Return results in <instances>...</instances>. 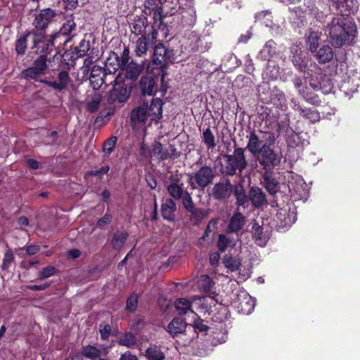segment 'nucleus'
<instances>
[{
	"label": "nucleus",
	"instance_id": "obj_1",
	"mask_svg": "<svg viewBox=\"0 0 360 360\" xmlns=\"http://www.w3.org/2000/svg\"><path fill=\"white\" fill-rule=\"evenodd\" d=\"M129 29L133 37H136L134 53L138 57L146 56L149 49L153 50L152 65H158L160 72H165L168 63L175 60L173 49H169L162 42H158V25L150 22L144 14L136 15L129 23Z\"/></svg>",
	"mask_w": 360,
	"mask_h": 360
},
{
	"label": "nucleus",
	"instance_id": "obj_2",
	"mask_svg": "<svg viewBox=\"0 0 360 360\" xmlns=\"http://www.w3.org/2000/svg\"><path fill=\"white\" fill-rule=\"evenodd\" d=\"M326 32H328L331 44L336 48H341L349 40L350 37L354 36L356 26L349 13H342L333 18L328 23Z\"/></svg>",
	"mask_w": 360,
	"mask_h": 360
},
{
	"label": "nucleus",
	"instance_id": "obj_3",
	"mask_svg": "<svg viewBox=\"0 0 360 360\" xmlns=\"http://www.w3.org/2000/svg\"><path fill=\"white\" fill-rule=\"evenodd\" d=\"M170 63H167L165 72H160V65H152V60H150L147 66V72L151 75L143 76L139 82V88L143 96H155L157 93L160 94V97L166 95L169 86L165 77Z\"/></svg>",
	"mask_w": 360,
	"mask_h": 360
},
{
	"label": "nucleus",
	"instance_id": "obj_4",
	"mask_svg": "<svg viewBox=\"0 0 360 360\" xmlns=\"http://www.w3.org/2000/svg\"><path fill=\"white\" fill-rule=\"evenodd\" d=\"M224 166L221 169L222 174L226 176H233L241 174L248 167V162L245 155V148L234 146L233 154H224Z\"/></svg>",
	"mask_w": 360,
	"mask_h": 360
},
{
	"label": "nucleus",
	"instance_id": "obj_5",
	"mask_svg": "<svg viewBox=\"0 0 360 360\" xmlns=\"http://www.w3.org/2000/svg\"><path fill=\"white\" fill-rule=\"evenodd\" d=\"M57 15V11L51 8H42L34 13L32 22L33 29L31 30L34 44L41 42L46 37L48 27L56 21Z\"/></svg>",
	"mask_w": 360,
	"mask_h": 360
},
{
	"label": "nucleus",
	"instance_id": "obj_6",
	"mask_svg": "<svg viewBox=\"0 0 360 360\" xmlns=\"http://www.w3.org/2000/svg\"><path fill=\"white\" fill-rule=\"evenodd\" d=\"M146 16L153 14V20L162 33V37L166 39L169 35V27L165 22V15L162 0H145L141 13Z\"/></svg>",
	"mask_w": 360,
	"mask_h": 360
},
{
	"label": "nucleus",
	"instance_id": "obj_7",
	"mask_svg": "<svg viewBox=\"0 0 360 360\" xmlns=\"http://www.w3.org/2000/svg\"><path fill=\"white\" fill-rule=\"evenodd\" d=\"M259 165L265 172H272L281 165L282 154L276 152L269 144H262L259 153L255 156Z\"/></svg>",
	"mask_w": 360,
	"mask_h": 360
},
{
	"label": "nucleus",
	"instance_id": "obj_8",
	"mask_svg": "<svg viewBox=\"0 0 360 360\" xmlns=\"http://www.w3.org/2000/svg\"><path fill=\"white\" fill-rule=\"evenodd\" d=\"M215 177L214 170L210 166L204 165L198 169L188 179L192 188L204 189L213 182Z\"/></svg>",
	"mask_w": 360,
	"mask_h": 360
},
{
	"label": "nucleus",
	"instance_id": "obj_9",
	"mask_svg": "<svg viewBox=\"0 0 360 360\" xmlns=\"http://www.w3.org/2000/svg\"><path fill=\"white\" fill-rule=\"evenodd\" d=\"M66 65V68L61 69L59 66L57 70H54L56 75L55 79L50 80L49 79H44L41 80V83L46 84L47 86L58 92H62L68 89L72 79L70 76V68L69 67V63H67Z\"/></svg>",
	"mask_w": 360,
	"mask_h": 360
},
{
	"label": "nucleus",
	"instance_id": "obj_10",
	"mask_svg": "<svg viewBox=\"0 0 360 360\" xmlns=\"http://www.w3.org/2000/svg\"><path fill=\"white\" fill-rule=\"evenodd\" d=\"M130 94L131 90L127 88V84L124 81H120L117 76L114 79L112 89L107 96V103L109 105L126 103Z\"/></svg>",
	"mask_w": 360,
	"mask_h": 360
},
{
	"label": "nucleus",
	"instance_id": "obj_11",
	"mask_svg": "<svg viewBox=\"0 0 360 360\" xmlns=\"http://www.w3.org/2000/svg\"><path fill=\"white\" fill-rule=\"evenodd\" d=\"M151 155L160 161H164L178 158L180 156V152H178L175 146L172 144H169L168 148H165L160 142L155 141L152 144Z\"/></svg>",
	"mask_w": 360,
	"mask_h": 360
},
{
	"label": "nucleus",
	"instance_id": "obj_12",
	"mask_svg": "<svg viewBox=\"0 0 360 360\" xmlns=\"http://www.w3.org/2000/svg\"><path fill=\"white\" fill-rule=\"evenodd\" d=\"M233 186L229 179L216 183L212 188L210 195L216 200L229 199L233 192Z\"/></svg>",
	"mask_w": 360,
	"mask_h": 360
},
{
	"label": "nucleus",
	"instance_id": "obj_13",
	"mask_svg": "<svg viewBox=\"0 0 360 360\" xmlns=\"http://www.w3.org/2000/svg\"><path fill=\"white\" fill-rule=\"evenodd\" d=\"M57 35H58V34H51L49 35L46 34V37L41 40V41L37 44H34V41L32 38V45L31 49H37L41 55H46L47 56L49 54H51V52L55 49V44L57 39Z\"/></svg>",
	"mask_w": 360,
	"mask_h": 360
},
{
	"label": "nucleus",
	"instance_id": "obj_14",
	"mask_svg": "<svg viewBox=\"0 0 360 360\" xmlns=\"http://www.w3.org/2000/svg\"><path fill=\"white\" fill-rule=\"evenodd\" d=\"M274 89H275L271 91L268 83L259 86L258 89L259 96L264 103H275L276 98L278 101H281L285 98V95L281 91L277 89L276 86Z\"/></svg>",
	"mask_w": 360,
	"mask_h": 360
},
{
	"label": "nucleus",
	"instance_id": "obj_15",
	"mask_svg": "<svg viewBox=\"0 0 360 360\" xmlns=\"http://www.w3.org/2000/svg\"><path fill=\"white\" fill-rule=\"evenodd\" d=\"M89 49V41H87L85 39H82L78 46L71 48L69 51L65 52L63 57L65 58L64 60H71L72 62H75L79 58L85 56Z\"/></svg>",
	"mask_w": 360,
	"mask_h": 360
},
{
	"label": "nucleus",
	"instance_id": "obj_16",
	"mask_svg": "<svg viewBox=\"0 0 360 360\" xmlns=\"http://www.w3.org/2000/svg\"><path fill=\"white\" fill-rule=\"evenodd\" d=\"M108 74L105 69L99 65H94L90 71L89 79L91 86L95 89H99L104 83L105 77Z\"/></svg>",
	"mask_w": 360,
	"mask_h": 360
},
{
	"label": "nucleus",
	"instance_id": "obj_17",
	"mask_svg": "<svg viewBox=\"0 0 360 360\" xmlns=\"http://www.w3.org/2000/svg\"><path fill=\"white\" fill-rule=\"evenodd\" d=\"M148 117L150 116L148 112V103L146 102L134 108L130 115L131 122L134 124H146Z\"/></svg>",
	"mask_w": 360,
	"mask_h": 360
},
{
	"label": "nucleus",
	"instance_id": "obj_18",
	"mask_svg": "<svg viewBox=\"0 0 360 360\" xmlns=\"http://www.w3.org/2000/svg\"><path fill=\"white\" fill-rule=\"evenodd\" d=\"M164 102L161 98H153L150 105H148V112L151 122H158L162 117V107Z\"/></svg>",
	"mask_w": 360,
	"mask_h": 360
},
{
	"label": "nucleus",
	"instance_id": "obj_19",
	"mask_svg": "<svg viewBox=\"0 0 360 360\" xmlns=\"http://www.w3.org/2000/svg\"><path fill=\"white\" fill-rule=\"evenodd\" d=\"M330 2L340 14L345 12L350 14L351 12L356 11L359 6L357 0H330Z\"/></svg>",
	"mask_w": 360,
	"mask_h": 360
},
{
	"label": "nucleus",
	"instance_id": "obj_20",
	"mask_svg": "<svg viewBox=\"0 0 360 360\" xmlns=\"http://www.w3.org/2000/svg\"><path fill=\"white\" fill-rule=\"evenodd\" d=\"M176 210V205L172 198H167L161 205V215L164 219L169 221H174Z\"/></svg>",
	"mask_w": 360,
	"mask_h": 360
},
{
	"label": "nucleus",
	"instance_id": "obj_21",
	"mask_svg": "<svg viewBox=\"0 0 360 360\" xmlns=\"http://www.w3.org/2000/svg\"><path fill=\"white\" fill-rule=\"evenodd\" d=\"M179 181L180 179L177 177L171 178V183L167 186V191L173 200H180L186 193L183 184H179Z\"/></svg>",
	"mask_w": 360,
	"mask_h": 360
},
{
	"label": "nucleus",
	"instance_id": "obj_22",
	"mask_svg": "<svg viewBox=\"0 0 360 360\" xmlns=\"http://www.w3.org/2000/svg\"><path fill=\"white\" fill-rule=\"evenodd\" d=\"M248 198L252 205L256 208H259L262 206L266 200L264 193L260 188L257 186L250 188Z\"/></svg>",
	"mask_w": 360,
	"mask_h": 360
},
{
	"label": "nucleus",
	"instance_id": "obj_23",
	"mask_svg": "<svg viewBox=\"0 0 360 360\" xmlns=\"http://www.w3.org/2000/svg\"><path fill=\"white\" fill-rule=\"evenodd\" d=\"M105 72L108 71V74H113L117 70H123L120 62V56L115 51H110L108 58L105 60Z\"/></svg>",
	"mask_w": 360,
	"mask_h": 360
},
{
	"label": "nucleus",
	"instance_id": "obj_24",
	"mask_svg": "<svg viewBox=\"0 0 360 360\" xmlns=\"http://www.w3.org/2000/svg\"><path fill=\"white\" fill-rule=\"evenodd\" d=\"M187 323L181 318H174L167 326V331L172 337L177 336L179 334L184 333L186 331Z\"/></svg>",
	"mask_w": 360,
	"mask_h": 360
},
{
	"label": "nucleus",
	"instance_id": "obj_25",
	"mask_svg": "<svg viewBox=\"0 0 360 360\" xmlns=\"http://www.w3.org/2000/svg\"><path fill=\"white\" fill-rule=\"evenodd\" d=\"M245 218L240 212H236L231 218L228 224L229 233H237L240 231L245 225Z\"/></svg>",
	"mask_w": 360,
	"mask_h": 360
},
{
	"label": "nucleus",
	"instance_id": "obj_26",
	"mask_svg": "<svg viewBox=\"0 0 360 360\" xmlns=\"http://www.w3.org/2000/svg\"><path fill=\"white\" fill-rule=\"evenodd\" d=\"M143 69V67L141 65L131 60L126 66L123 67L122 70L125 71V77L127 79L135 81L142 72Z\"/></svg>",
	"mask_w": 360,
	"mask_h": 360
},
{
	"label": "nucleus",
	"instance_id": "obj_27",
	"mask_svg": "<svg viewBox=\"0 0 360 360\" xmlns=\"http://www.w3.org/2000/svg\"><path fill=\"white\" fill-rule=\"evenodd\" d=\"M315 57L319 63L324 64L333 60L334 52L329 45H323L316 51Z\"/></svg>",
	"mask_w": 360,
	"mask_h": 360
},
{
	"label": "nucleus",
	"instance_id": "obj_28",
	"mask_svg": "<svg viewBox=\"0 0 360 360\" xmlns=\"http://www.w3.org/2000/svg\"><path fill=\"white\" fill-rule=\"evenodd\" d=\"M248 138V141L246 148L253 156H256L261 150L262 141L255 131H251Z\"/></svg>",
	"mask_w": 360,
	"mask_h": 360
},
{
	"label": "nucleus",
	"instance_id": "obj_29",
	"mask_svg": "<svg viewBox=\"0 0 360 360\" xmlns=\"http://www.w3.org/2000/svg\"><path fill=\"white\" fill-rule=\"evenodd\" d=\"M296 110L304 118L309 120L312 123L318 122L321 120L320 113L317 110L302 107L300 105H297Z\"/></svg>",
	"mask_w": 360,
	"mask_h": 360
},
{
	"label": "nucleus",
	"instance_id": "obj_30",
	"mask_svg": "<svg viewBox=\"0 0 360 360\" xmlns=\"http://www.w3.org/2000/svg\"><path fill=\"white\" fill-rule=\"evenodd\" d=\"M188 212L191 214L189 220L191 224L198 226L202 221L205 218L207 217L209 214V210L194 207L191 211Z\"/></svg>",
	"mask_w": 360,
	"mask_h": 360
},
{
	"label": "nucleus",
	"instance_id": "obj_31",
	"mask_svg": "<svg viewBox=\"0 0 360 360\" xmlns=\"http://www.w3.org/2000/svg\"><path fill=\"white\" fill-rule=\"evenodd\" d=\"M272 172H265L263 176L264 186L271 195L276 193L278 191V182L272 176Z\"/></svg>",
	"mask_w": 360,
	"mask_h": 360
},
{
	"label": "nucleus",
	"instance_id": "obj_32",
	"mask_svg": "<svg viewBox=\"0 0 360 360\" xmlns=\"http://www.w3.org/2000/svg\"><path fill=\"white\" fill-rule=\"evenodd\" d=\"M117 342L120 346L132 348L136 345L137 338L133 333L125 332L119 336Z\"/></svg>",
	"mask_w": 360,
	"mask_h": 360
},
{
	"label": "nucleus",
	"instance_id": "obj_33",
	"mask_svg": "<svg viewBox=\"0 0 360 360\" xmlns=\"http://www.w3.org/2000/svg\"><path fill=\"white\" fill-rule=\"evenodd\" d=\"M129 234L126 231H116L114 233L111 245L113 249L120 250L126 243Z\"/></svg>",
	"mask_w": 360,
	"mask_h": 360
},
{
	"label": "nucleus",
	"instance_id": "obj_34",
	"mask_svg": "<svg viewBox=\"0 0 360 360\" xmlns=\"http://www.w3.org/2000/svg\"><path fill=\"white\" fill-rule=\"evenodd\" d=\"M32 37V32L26 30L25 33L19 37L15 41V51L18 55H24L27 49V37Z\"/></svg>",
	"mask_w": 360,
	"mask_h": 360
},
{
	"label": "nucleus",
	"instance_id": "obj_35",
	"mask_svg": "<svg viewBox=\"0 0 360 360\" xmlns=\"http://www.w3.org/2000/svg\"><path fill=\"white\" fill-rule=\"evenodd\" d=\"M252 237L255 240V243L259 246H264L266 244V238L263 233L262 226H259L257 222H255L252 224Z\"/></svg>",
	"mask_w": 360,
	"mask_h": 360
},
{
	"label": "nucleus",
	"instance_id": "obj_36",
	"mask_svg": "<svg viewBox=\"0 0 360 360\" xmlns=\"http://www.w3.org/2000/svg\"><path fill=\"white\" fill-rule=\"evenodd\" d=\"M44 75L41 72H40L38 70H37L34 66L30 67L25 70H23L20 73V77L24 79H34V81L41 82V80L44 79H41L40 77Z\"/></svg>",
	"mask_w": 360,
	"mask_h": 360
},
{
	"label": "nucleus",
	"instance_id": "obj_37",
	"mask_svg": "<svg viewBox=\"0 0 360 360\" xmlns=\"http://www.w3.org/2000/svg\"><path fill=\"white\" fill-rule=\"evenodd\" d=\"M175 308L179 314L182 316L186 314L188 311H193L191 309L192 302L186 298H178L174 302Z\"/></svg>",
	"mask_w": 360,
	"mask_h": 360
},
{
	"label": "nucleus",
	"instance_id": "obj_38",
	"mask_svg": "<svg viewBox=\"0 0 360 360\" xmlns=\"http://www.w3.org/2000/svg\"><path fill=\"white\" fill-rule=\"evenodd\" d=\"M255 308V304L250 297H245L239 302L238 305V311L243 314L248 315L251 314Z\"/></svg>",
	"mask_w": 360,
	"mask_h": 360
},
{
	"label": "nucleus",
	"instance_id": "obj_39",
	"mask_svg": "<svg viewBox=\"0 0 360 360\" xmlns=\"http://www.w3.org/2000/svg\"><path fill=\"white\" fill-rule=\"evenodd\" d=\"M276 53V43L273 40L266 42L260 51L262 58L265 60H270Z\"/></svg>",
	"mask_w": 360,
	"mask_h": 360
},
{
	"label": "nucleus",
	"instance_id": "obj_40",
	"mask_svg": "<svg viewBox=\"0 0 360 360\" xmlns=\"http://www.w3.org/2000/svg\"><path fill=\"white\" fill-rule=\"evenodd\" d=\"M81 353L82 356L90 359H98L101 355V351L98 348L90 345L83 346Z\"/></svg>",
	"mask_w": 360,
	"mask_h": 360
},
{
	"label": "nucleus",
	"instance_id": "obj_41",
	"mask_svg": "<svg viewBox=\"0 0 360 360\" xmlns=\"http://www.w3.org/2000/svg\"><path fill=\"white\" fill-rule=\"evenodd\" d=\"M301 96L306 102L314 106H319L321 103V100L319 96L314 91H310L309 87L306 89V91L301 95Z\"/></svg>",
	"mask_w": 360,
	"mask_h": 360
},
{
	"label": "nucleus",
	"instance_id": "obj_42",
	"mask_svg": "<svg viewBox=\"0 0 360 360\" xmlns=\"http://www.w3.org/2000/svg\"><path fill=\"white\" fill-rule=\"evenodd\" d=\"M202 139L208 150H213L216 147L215 137L210 127L203 131Z\"/></svg>",
	"mask_w": 360,
	"mask_h": 360
},
{
	"label": "nucleus",
	"instance_id": "obj_43",
	"mask_svg": "<svg viewBox=\"0 0 360 360\" xmlns=\"http://www.w3.org/2000/svg\"><path fill=\"white\" fill-rule=\"evenodd\" d=\"M320 37L317 32L309 30L307 34V43L309 45V49L311 52L317 50L319 44Z\"/></svg>",
	"mask_w": 360,
	"mask_h": 360
},
{
	"label": "nucleus",
	"instance_id": "obj_44",
	"mask_svg": "<svg viewBox=\"0 0 360 360\" xmlns=\"http://www.w3.org/2000/svg\"><path fill=\"white\" fill-rule=\"evenodd\" d=\"M214 285V282L212 280V278L207 274L201 275L198 280V287L200 290L204 292H210L213 285Z\"/></svg>",
	"mask_w": 360,
	"mask_h": 360
},
{
	"label": "nucleus",
	"instance_id": "obj_45",
	"mask_svg": "<svg viewBox=\"0 0 360 360\" xmlns=\"http://www.w3.org/2000/svg\"><path fill=\"white\" fill-rule=\"evenodd\" d=\"M146 356L148 360H163L164 353L156 346L150 347L146 351Z\"/></svg>",
	"mask_w": 360,
	"mask_h": 360
},
{
	"label": "nucleus",
	"instance_id": "obj_46",
	"mask_svg": "<svg viewBox=\"0 0 360 360\" xmlns=\"http://www.w3.org/2000/svg\"><path fill=\"white\" fill-rule=\"evenodd\" d=\"M234 195L236 199V204L238 206H242L243 207L248 206L249 198L245 194L243 187H240V188H236L234 191Z\"/></svg>",
	"mask_w": 360,
	"mask_h": 360
},
{
	"label": "nucleus",
	"instance_id": "obj_47",
	"mask_svg": "<svg viewBox=\"0 0 360 360\" xmlns=\"http://www.w3.org/2000/svg\"><path fill=\"white\" fill-rule=\"evenodd\" d=\"M117 141V137L112 136L107 139L103 143L102 150L105 155H110L115 149Z\"/></svg>",
	"mask_w": 360,
	"mask_h": 360
},
{
	"label": "nucleus",
	"instance_id": "obj_48",
	"mask_svg": "<svg viewBox=\"0 0 360 360\" xmlns=\"http://www.w3.org/2000/svg\"><path fill=\"white\" fill-rule=\"evenodd\" d=\"M223 263L225 267L231 270L232 272L237 271L241 265L240 262L231 255H226L224 257Z\"/></svg>",
	"mask_w": 360,
	"mask_h": 360
},
{
	"label": "nucleus",
	"instance_id": "obj_49",
	"mask_svg": "<svg viewBox=\"0 0 360 360\" xmlns=\"http://www.w3.org/2000/svg\"><path fill=\"white\" fill-rule=\"evenodd\" d=\"M33 66L43 75L46 73L48 69L47 56L46 55H40L33 62Z\"/></svg>",
	"mask_w": 360,
	"mask_h": 360
},
{
	"label": "nucleus",
	"instance_id": "obj_50",
	"mask_svg": "<svg viewBox=\"0 0 360 360\" xmlns=\"http://www.w3.org/2000/svg\"><path fill=\"white\" fill-rule=\"evenodd\" d=\"M102 98L100 94H95L91 101L87 103L86 109L89 112L94 113L99 108Z\"/></svg>",
	"mask_w": 360,
	"mask_h": 360
},
{
	"label": "nucleus",
	"instance_id": "obj_51",
	"mask_svg": "<svg viewBox=\"0 0 360 360\" xmlns=\"http://www.w3.org/2000/svg\"><path fill=\"white\" fill-rule=\"evenodd\" d=\"M75 26L76 25L73 20H68L67 22L63 24L60 30L55 33L58 34V35H57V39L60 38L61 37L69 36L75 28Z\"/></svg>",
	"mask_w": 360,
	"mask_h": 360
},
{
	"label": "nucleus",
	"instance_id": "obj_52",
	"mask_svg": "<svg viewBox=\"0 0 360 360\" xmlns=\"http://www.w3.org/2000/svg\"><path fill=\"white\" fill-rule=\"evenodd\" d=\"M138 300V294L135 292L131 294V295L128 297L126 301V311L128 312H134L137 309Z\"/></svg>",
	"mask_w": 360,
	"mask_h": 360
},
{
	"label": "nucleus",
	"instance_id": "obj_53",
	"mask_svg": "<svg viewBox=\"0 0 360 360\" xmlns=\"http://www.w3.org/2000/svg\"><path fill=\"white\" fill-rule=\"evenodd\" d=\"M15 257L11 249H8L4 255L3 262L1 264V269L6 271L9 269L11 264L14 262Z\"/></svg>",
	"mask_w": 360,
	"mask_h": 360
},
{
	"label": "nucleus",
	"instance_id": "obj_54",
	"mask_svg": "<svg viewBox=\"0 0 360 360\" xmlns=\"http://www.w3.org/2000/svg\"><path fill=\"white\" fill-rule=\"evenodd\" d=\"M292 62L296 69L301 72H306L307 70V63L304 59H302L300 56H293Z\"/></svg>",
	"mask_w": 360,
	"mask_h": 360
},
{
	"label": "nucleus",
	"instance_id": "obj_55",
	"mask_svg": "<svg viewBox=\"0 0 360 360\" xmlns=\"http://www.w3.org/2000/svg\"><path fill=\"white\" fill-rule=\"evenodd\" d=\"M98 330L101 335V338L103 340H106L108 339L112 333V326L110 324L102 321L99 323Z\"/></svg>",
	"mask_w": 360,
	"mask_h": 360
},
{
	"label": "nucleus",
	"instance_id": "obj_56",
	"mask_svg": "<svg viewBox=\"0 0 360 360\" xmlns=\"http://www.w3.org/2000/svg\"><path fill=\"white\" fill-rule=\"evenodd\" d=\"M182 200V204L185 210L188 212L191 211L195 207L191 194L186 191V193L184 197L181 198Z\"/></svg>",
	"mask_w": 360,
	"mask_h": 360
},
{
	"label": "nucleus",
	"instance_id": "obj_57",
	"mask_svg": "<svg viewBox=\"0 0 360 360\" xmlns=\"http://www.w3.org/2000/svg\"><path fill=\"white\" fill-rule=\"evenodd\" d=\"M193 327L195 332L207 333L210 329V327L199 316L194 320Z\"/></svg>",
	"mask_w": 360,
	"mask_h": 360
},
{
	"label": "nucleus",
	"instance_id": "obj_58",
	"mask_svg": "<svg viewBox=\"0 0 360 360\" xmlns=\"http://www.w3.org/2000/svg\"><path fill=\"white\" fill-rule=\"evenodd\" d=\"M292 83L297 91V93L301 96L304 91H306V89L308 88V86H304L302 82V79L296 76L292 79Z\"/></svg>",
	"mask_w": 360,
	"mask_h": 360
},
{
	"label": "nucleus",
	"instance_id": "obj_59",
	"mask_svg": "<svg viewBox=\"0 0 360 360\" xmlns=\"http://www.w3.org/2000/svg\"><path fill=\"white\" fill-rule=\"evenodd\" d=\"M229 239L224 234L219 235L217 248L221 252H224L229 245Z\"/></svg>",
	"mask_w": 360,
	"mask_h": 360
},
{
	"label": "nucleus",
	"instance_id": "obj_60",
	"mask_svg": "<svg viewBox=\"0 0 360 360\" xmlns=\"http://www.w3.org/2000/svg\"><path fill=\"white\" fill-rule=\"evenodd\" d=\"M56 269L53 266H48L43 269L39 274V278L41 280L47 278L55 274Z\"/></svg>",
	"mask_w": 360,
	"mask_h": 360
},
{
	"label": "nucleus",
	"instance_id": "obj_61",
	"mask_svg": "<svg viewBox=\"0 0 360 360\" xmlns=\"http://www.w3.org/2000/svg\"><path fill=\"white\" fill-rule=\"evenodd\" d=\"M110 170L108 165L101 167L99 169L91 170L86 174V176H94L101 178L103 174H107Z\"/></svg>",
	"mask_w": 360,
	"mask_h": 360
},
{
	"label": "nucleus",
	"instance_id": "obj_62",
	"mask_svg": "<svg viewBox=\"0 0 360 360\" xmlns=\"http://www.w3.org/2000/svg\"><path fill=\"white\" fill-rule=\"evenodd\" d=\"M94 58L92 56H89L86 58L84 60L83 65L82 67V73L84 76H87L89 71H91V66L94 63L93 60Z\"/></svg>",
	"mask_w": 360,
	"mask_h": 360
},
{
	"label": "nucleus",
	"instance_id": "obj_63",
	"mask_svg": "<svg viewBox=\"0 0 360 360\" xmlns=\"http://www.w3.org/2000/svg\"><path fill=\"white\" fill-rule=\"evenodd\" d=\"M112 216L110 214L105 213L104 216L96 221V226L103 228L104 226L110 224Z\"/></svg>",
	"mask_w": 360,
	"mask_h": 360
},
{
	"label": "nucleus",
	"instance_id": "obj_64",
	"mask_svg": "<svg viewBox=\"0 0 360 360\" xmlns=\"http://www.w3.org/2000/svg\"><path fill=\"white\" fill-rule=\"evenodd\" d=\"M25 250L26 254L27 255H34L40 251L41 248H40V245H39L31 244V245H26L25 247Z\"/></svg>",
	"mask_w": 360,
	"mask_h": 360
}]
</instances>
